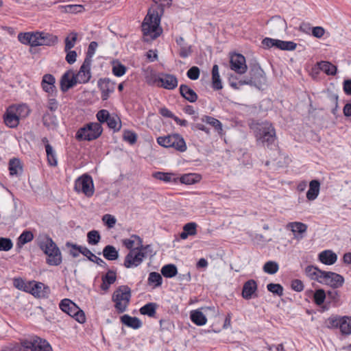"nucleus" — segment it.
<instances>
[{"mask_svg": "<svg viewBox=\"0 0 351 351\" xmlns=\"http://www.w3.org/2000/svg\"><path fill=\"white\" fill-rule=\"evenodd\" d=\"M254 136L258 145L272 149L276 145V130L269 122L257 123L253 128Z\"/></svg>", "mask_w": 351, "mask_h": 351, "instance_id": "obj_1", "label": "nucleus"}, {"mask_svg": "<svg viewBox=\"0 0 351 351\" xmlns=\"http://www.w3.org/2000/svg\"><path fill=\"white\" fill-rule=\"evenodd\" d=\"M160 16L156 10H149L142 23V31L145 40H154L162 33L160 27Z\"/></svg>", "mask_w": 351, "mask_h": 351, "instance_id": "obj_2", "label": "nucleus"}, {"mask_svg": "<svg viewBox=\"0 0 351 351\" xmlns=\"http://www.w3.org/2000/svg\"><path fill=\"white\" fill-rule=\"evenodd\" d=\"M30 112L27 105L25 104L9 106L3 114V121L10 128H16L22 119L26 118Z\"/></svg>", "mask_w": 351, "mask_h": 351, "instance_id": "obj_3", "label": "nucleus"}, {"mask_svg": "<svg viewBox=\"0 0 351 351\" xmlns=\"http://www.w3.org/2000/svg\"><path fill=\"white\" fill-rule=\"evenodd\" d=\"M40 248L47 256L46 262L49 265L58 266L62 263V254L55 242L48 236L43 237L39 243Z\"/></svg>", "mask_w": 351, "mask_h": 351, "instance_id": "obj_4", "label": "nucleus"}, {"mask_svg": "<svg viewBox=\"0 0 351 351\" xmlns=\"http://www.w3.org/2000/svg\"><path fill=\"white\" fill-rule=\"evenodd\" d=\"M131 297V289L128 285L119 286L114 291L112 300L114 302V308L119 313H122L127 310Z\"/></svg>", "mask_w": 351, "mask_h": 351, "instance_id": "obj_5", "label": "nucleus"}, {"mask_svg": "<svg viewBox=\"0 0 351 351\" xmlns=\"http://www.w3.org/2000/svg\"><path fill=\"white\" fill-rule=\"evenodd\" d=\"M103 132L100 123L90 122L78 129L75 134V138L78 141H91L98 138Z\"/></svg>", "mask_w": 351, "mask_h": 351, "instance_id": "obj_6", "label": "nucleus"}, {"mask_svg": "<svg viewBox=\"0 0 351 351\" xmlns=\"http://www.w3.org/2000/svg\"><path fill=\"white\" fill-rule=\"evenodd\" d=\"M326 325L330 329L340 330L342 335H351V317L331 315L326 320Z\"/></svg>", "mask_w": 351, "mask_h": 351, "instance_id": "obj_7", "label": "nucleus"}, {"mask_svg": "<svg viewBox=\"0 0 351 351\" xmlns=\"http://www.w3.org/2000/svg\"><path fill=\"white\" fill-rule=\"evenodd\" d=\"M157 143L164 147L173 148L175 150L184 152L187 147L184 138L178 134H169L157 138Z\"/></svg>", "mask_w": 351, "mask_h": 351, "instance_id": "obj_8", "label": "nucleus"}, {"mask_svg": "<svg viewBox=\"0 0 351 351\" xmlns=\"http://www.w3.org/2000/svg\"><path fill=\"white\" fill-rule=\"evenodd\" d=\"M74 190L77 193H83L88 197H92L95 192L92 177L87 173H84L78 177L75 180Z\"/></svg>", "mask_w": 351, "mask_h": 351, "instance_id": "obj_9", "label": "nucleus"}, {"mask_svg": "<svg viewBox=\"0 0 351 351\" xmlns=\"http://www.w3.org/2000/svg\"><path fill=\"white\" fill-rule=\"evenodd\" d=\"M59 306L63 312L73 317L79 323L82 324L85 322L86 317L84 311L71 300L63 299L61 300Z\"/></svg>", "mask_w": 351, "mask_h": 351, "instance_id": "obj_10", "label": "nucleus"}, {"mask_svg": "<svg viewBox=\"0 0 351 351\" xmlns=\"http://www.w3.org/2000/svg\"><path fill=\"white\" fill-rule=\"evenodd\" d=\"M22 346L32 351H53L50 343L37 336L21 340Z\"/></svg>", "mask_w": 351, "mask_h": 351, "instance_id": "obj_11", "label": "nucleus"}, {"mask_svg": "<svg viewBox=\"0 0 351 351\" xmlns=\"http://www.w3.org/2000/svg\"><path fill=\"white\" fill-rule=\"evenodd\" d=\"M156 76L154 80V83L158 87H162L167 90H173L178 86V79L173 75L160 73Z\"/></svg>", "mask_w": 351, "mask_h": 351, "instance_id": "obj_12", "label": "nucleus"}, {"mask_svg": "<svg viewBox=\"0 0 351 351\" xmlns=\"http://www.w3.org/2000/svg\"><path fill=\"white\" fill-rule=\"evenodd\" d=\"M345 279L343 276L335 272L324 271L321 284L336 289L341 287Z\"/></svg>", "mask_w": 351, "mask_h": 351, "instance_id": "obj_13", "label": "nucleus"}, {"mask_svg": "<svg viewBox=\"0 0 351 351\" xmlns=\"http://www.w3.org/2000/svg\"><path fill=\"white\" fill-rule=\"evenodd\" d=\"M97 86L101 91V97L104 101L107 100L115 89V82L108 77L99 79Z\"/></svg>", "mask_w": 351, "mask_h": 351, "instance_id": "obj_14", "label": "nucleus"}, {"mask_svg": "<svg viewBox=\"0 0 351 351\" xmlns=\"http://www.w3.org/2000/svg\"><path fill=\"white\" fill-rule=\"evenodd\" d=\"M144 255L137 250L129 252L124 259L123 265L126 268H133L139 266L143 261Z\"/></svg>", "mask_w": 351, "mask_h": 351, "instance_id": "obj_15", "label": "nucleus"}, {"mask_svg": "<svg viewBox=\"0 0 351 351\" xmlns=\"http://www.w3.org/2000/svg\"><path fill=\"white\" fill-rule=\"evenodd\" d=\"M230 69L239 74H243L247 71L245 58L242 54H232L230 56Z\"/></svg>", "mask_w": 351, "mask_h": 351, "instance_id": "obj_16", "label": "nucleus"}, {"mask_svg": "<svg viewBox=\"0 0 351 351\" xmlns=\"http://www.w3.org/2000/svg\"><path fill=\"white\" fill-rule=\"evenodd\" d=\"M29 291L31 294L38 298H46L49 293V288L42 282L35 281L29 282Z\"/></svg>", "mask_w": 351, "mask_h": 351, "instance_id": "obj_17", "label": "nucleus"}, {"mask_svg": "<svg viewBox=\"0 0 351 351\" xmlns=\"http://www.w3.org/2000/svg\"><path fill=\"white\" fill-rule=\"evenodd\" d=\"M250 78L254 82V86L260 88L266 81L265 74L259 66H254L249 71Z\"/></svg>", "mask_w": 351, "mask_h": 351, "instance_id": "obj_18", "label": "nucleus"}, {"mask_svg": "<svg viewBox=\"0 0 351 351\" xmlns=\"http://www.w3.org/2000/svg\"><path fill=\"white\" fill-rule=\"evenodd\" d=\"M56 79L51 74H45L43 76L41 86L43 90L51 96L57 94V88L55 86Z\"/></svg>", "mask_w": 351, "mask_h": 351, "instance_id": "obj_19", "label": "nucleus"}, {"mask_svg": "<svg viewBox=\"0 0 351 351\" xmlns=\"http://www.w3.org/2000/svg\"><path fill=\"white\" fill-rule=\"evenodd\" d=\"M91 63L92 62L84 60V62L81 65L79 71L77 74H75V78L79 84H85L90 80L91 77Z\"/></svg>", "mask_w": 351, "mask_h": 351, "instance_id": "obj_20", "label": "nucleus"}, {"mask_svg": "<svg viewBox=\"0 0 351 351\" xmlns=\"http://www.w3.org/2000/svg\"><path fill=\"white\" fill-rule=\"evenodd\" d=\"M77 83L75 73L71 70L67 71L61 77L60 89L63 93H65Z\"/></svg>", "mask_w": 351, "mask_h": 351, "instance_id": "obj_21", "label": "nucleus"}, {"mask_svg": "<svg viewBox=\"0 0 351 351\" xmlns=\"http://www.w3.org/2000/svg\"><path fill=\"white\" fill-rule=\"evenodd\" d=\"M257 283L254 280H249L246 281L242 289V297L245 300H250L256 296V291H257Z\"/></svg>", "mask_w": 351, "mask_h": 351, "instance_id": "obj_22", "label": "nucleus"}, {"mask_svg": "<svg viewBox=\"0 0 351 351\" xmlns=\"http://www.w3.org/2000/svg\"><path fill=\"white\" fill-rule=\"evenodd\" d=\"M143 240L142 239L136 235L132 234L128 239H124L122 240V243L130 251L133 250H137L142 247Z\"/></svg>", "mask_w": 351, "mask_h": 351, "instance_id": "obj_23", "label": "nucleus"}, {"mask_svg": "<svg viewBox=\"0 0 351 351\" xmlns=\"http://www.w3.org/2000/svg\"><path fill=\"white\" fill-rule=\"evenodd\" d=\"M152 177L165 183L178 182V177L174 173L155 171L152 173Z\"/></svg>", "mask_w": 351, "mask_h": 351, "instance_id": "obj_24", "label": "nucleus"}, {"mask_svg": "<svg viewBox=\"0 0 351 351\" xmlns=\"http://www.w3.org/2000/svg\"><path fill=\"white\" fill-rule=\"evenodd\" d=\"M324 271L319 269L313 265H308L304 270V273L311 280H315L321 284Z\"/></svg>", "mask_w": 351, "mask_h": 351, "instance_id": "obj_25", "label": "nucleus"}, {"mask_svg": "<svg viewBox=\"0 0 351 351\" xmlns=\"http://www.w3.org/2000/svg\"><path fill=\"white\" fill-rule=\"evenodd\" d=\"M318 258L323 264L331 265L336 263L337 256L332 251L327 250L320 252L318 255Z\"/></svg>", "mask_w": 351, "mask_h": 351, "instance_id": "obj_26", "label": "nucleus"}, {"mask_svg": "<svg viewBox=\"0 0 351 351\" xmlns=\"http://www.w3.org/2000/svg\"><path fill=\"white\" fill-rule=\"evenodd\" d=\"M8 169L11 176H19L23 173V167L21 161L16 158L10 160Z\"/></svg>", "mask_w": 351, "mask_h": 351, "instance_id": "obj_27", "label": "nucleus"}, {"mask_svg": "<svg viewBox=\"0 0 351 351\" xmlns=\"http://www.w3.org/2000/svg\"><path fill=\"white\" fill-rule=\"evenodd\" d=\"M179 89L182 97L189 102L193 103L197 100V95L189 86L186 84H181Z\"/></svg>", "mask_w": 351, "mask_h": 351, "instance_id": "obj_28", "label": "nucleus"}, {"mask_svg": "<svg viewBox=\"0 0 351 351\" xmlns=\"http://www.w3.org/2000/svg\"><path fill=\"white\" fill-rule=\"evenodd\" d=\"M102 283L100 286L101 289L107 291L110 285L114 284L117 280L116 272L112 270H108V272L101 278Z\"/></svg>", "mask_w": 351, "mask_h": 351, "instance_id": "obj_29", "label": "nucleus"}, {"mask_svg": "<svg viewBox=\"0 0 351 351\" xmlns=\"http://www.w3.org/2000/svg\"><path fill=\"white\" fill-rule=\"evenodd\" d=\"M320 183L317 180H313L309 183V189L306 193V198L313 201L315 200L319 193Z\"/></svg>", "mask_w": 351, "mask_h": 351, "instance_id": "obj_30", "label": "nucleus"}, {"mask_svg": "<svg viewBox=\"0 0 351 351\" xmlns=\"http://www.w3.org/2000/svg\"><path fill=\"white\" fill-rule=\"evenodd\" d=\"M121 322L128 327L133 329H138L141 327V320L136 317H131L129 315H123L121 317Z\"/></svg>", "mask_w": 351, "mask_h": 351, "instance_id": "obj_31", "label": "nucleus"}, {"mask_svg": "<svg viewBox=\"0 0 351 351\" xmlns=\"http://www.w3.org/2000/svg\"><path fill=\"white\" fill-rule=\"evenodd\" d=\"M202 179V176L198 173H185L178 177V182L184 184H193L199 182Z\"/></svg>", "mask_w": 351, "mask_h": 351, "instance_id": "obj_32", "label": "nucleus"}, {"mask_svg": "<svg viewBox=\"0 0 351 351\" xmlns=\"http://www.w3.org/2000/svg\"><path fill=\"white\" fill-rule=\"evenodd\" d=\"M190 319L197 326H204L207 322L206 317L199 309L193 310L191 312Z\"/></svg>", "mask_w": 351, "mask_h": 351, "instance_id": "obj_33", "label": "nucleus"}, {"mask_svg": "<svg viewBox=\"0 0 351 351\" xmlns=\"http://www.w3.org/2000/svg\"><path fill=\"white\" fill-rule=\"evenodd\" d=\"M40 46H54L58 43V37L52 34L41 32Z\"/></svg>", "mask_w": 351, "mask_h": 351, "instance_id": "obj_34", "label": "nucleus"}, {"mask_svg": "<svg viewBox=\"0 0 351 351\" xmlns=\"http://www.w3.org/2000/svg\"><path fill=\"white\" fill-rule=\"evenodd\" d=\"M318 68L328 75H335L337 73L336 66L328 61H321L317 63Z\"/></svg>", "mask_w": 351, "mask_h": 351, "instance_id": "obj_35", "label": "nucleus"}, {"mask_svg": "<svg viewBox=\"0 0 351 351\" xmlns=\"http://www.w3.org/2000/svg\"><path fill=\"white\" fill-rule=\"evenodd\" d=\"M158 304L154 302H149L143 306L139 311L141 315H147L150 317H155Z\"/></svg>", "mask_w": 351, "mask_h": 351, "instance_id": "obj_36", "label": "nucleus"}, {"mask_svg": "<svg viewBox=\"0 0 351 351\" xmlns=\"http://www.w3.org/2000/svg\"><path fill=\"white\" fill-rule=\"evenodd\" d=\"M212 85L215 90H220L223 88L220 79L218 65L215 64L212 69Z\"/></svg>", "mask_w": 351, "mask_h": 351, "instance_id": "obj_37", "label": "nucleus"}, {"mask_svg": "<svg viewBox=\"0 0 351 351\" xmlns=\"http://www.w3.org/2000/svg\"><path fill=\"white\" fill-rule=\"evenodd\" d=\"M102 253L104 258L108 261H114L119 257V252L113 245H108L104 247Z\"/></svg>", "mask_w": 351, "mask_h": 351, "instance_id": "obj_38", "label": "nucleus"}, {"mask_svg": "<svg viewBox=\"0 0 351 351\" xmlns=\"http://www.w3.org/2000/svg\"><path fill=\"white\" fill-rule=\"evenodd\" d=\"M45 151L47 153V162L51 167H56L58 165V160L56 152L53 150L50 144L45 145Z\"/></svg>", "mask_w": 351, "mask_h": 351, "instance_id": "obj_39", "label": "nucleus"}, {"mask_svg": "<svg viewBox=\"0 0 351 351\" xmlns=\"http://www.w3.org/2000/svg\"><path fill=\"white\" fill-rule=\"evenodd\" d=\"M78 34L75 32H70L64 39V51H69L75 45Z\"/></svg>", "mask_w": 351, "mask_h": 351, "instance_id": "obj_40", "label": "nucleus"}, {"mask_svg": "<svg viewBox=\"0 0 351 351\" xmlns=\"http://www.w3.org/2000/svg\"><path fill=\"white\" fill-rule=\"evenodd\" d=\"M288 228H291V230L294 234L296 233L302 234L307 230V225L302 222H290L287 225Z\"/></svg>", "mask_w": 351, "mask_h": 351, "instance_id": "obj_41", "label": "nucleus"}, {"mask_svg": "<svg viewBox=\"0 0 351 351\" xmlns=\"http://www.w3.org/2000/svg\"><path fill=\"white\" fill-rule=\"evenodd\" d=\"M66 246L68 248H70L69 254L73 258H76V257L79 256L80 254H83L84 249H85V247H86L85 246L79 245L75 243H73L71 242H66Z\"/></svg>", "mask_w": 351, "mask_h": 351, "instance_id": "obj_42", "label": "nucleus"}, {"mask_svg": "<svg viewBox=\"0 0 351 351\" xmlns=\"http://www.w3.org/2000/svg\"><path fill=\"white\" fill-rule=\"evenodd\" d=\"M108 127L114 132H118L121 128L120 119L114 114H112L106 123Z\"/></svg>", "mask_w": 351, "mask_h": 351, "instance_id": "obj_43", "label": "nucleus"}, {"mask_svg": "<svg viewBox=\"0 0 351 351\" xmlns=\"http://www.w3.org/2000/svg\"><path fill=\"white\" fill-rule=\"evenodd\" d=\"M177 267L173 264L165 265L161 269V274L165 278H173L177 274Z\"/></svg>", "mask_w": 351, "mask_h": 351, "instance_id": "obj_44", "label": "nucleus"}, {"mask_svg": "<svg viewBox=\"0 0 351 351\" xmlns=\"http://www.w3.org/2000/svg\"><path fill=\"white\" fill-rule=\"evenodd\" d=\"M127 71V68L125 65L121 64L119 61H114L112 62V72L116 77H121Z\"/></svg>", "mask_w": 351, "mask_h": 351, "instance_id": "obj_45", "label": "nucleus"}, {"mask_svg": "<svg viewBox=\"0 0 351 351\" xmlns=\"http://www.w3.org/2000/svg\"><path fill=\"white\" fill-rule=\"evenodd\" d=\"M83 255L86 256L90 261L97 263L100 266H106V263L99 257L95 256L89 249L86 247L84 249Z\"/></svg>", "mask_w": 351, "mask_h": 351, "instance_id": "obj_46", "label": "nucleus"}, {"mask_svg": "<svg viewBox=\"0 0 351 351\" xmlns=\"http://www.w3.org/2000/svg\"><path fill=\"white\" fill-rule=\"evenodd\" d=\"M147 281L149 285H154V287H158L162 285V278L159 273L152 271L149 274Z\"/></svg>", "mask_w": 351, "mask_h": 351, "instance_id": "obj_47", "label": "nucleus"}, {"mask_svg": "<svg viewBox=\"0 0 351 351\" xmlns=\"http://www.w3.org/2000/svg\"><path fill=\"white\" fill-rule=\"evenodd\" d=\"M263 269L268 274H275L279 269V265L276 261H269L265 263Z\"/></svg>", "mask_w": 351, "mask_h": 351, "instance_id": "obj_48", "label": "nucleus"}, {"mask_svg": "<svg viewBox=\"0 0 351 351\" xmlns=\"http://www.w3.org/2000/svg\"><path fill=\"white\" fill-rule=\"evenodd\" d=\"M202 122H206V123L210 125L217 131L222 130L221 123L214 117L205 115L202 117Z\"/></svg>", "mask_w": 351, "mask_h": 351, "instance_id": "obj_49", "label": "nucleus"}, {"mask_svg": "<svg viewBox=\"0 0 351 351\" xmlns=\"http://www.w3.org/2000/svg\"><path fill=\"white\" fill-rule=\"evenodd\" d=\"M326 298V293L322 289L315 290L313 294V300L316 305L321 306Z\"/></svg>", "mask_w": 351, "mask_h": 351, "instance_id": "obj_50", "label": "nucleus"}, {"mask_svg": "<svg viewBox=\"0 0 351 351\" xmlns=\"http://www.w3.org/2000/svg\"><path fill=\"white\" fill-rule=\"evenodd\" d=\"M34 235L30 231H23L18 238L17 245L19 246L23 245L25 243L30 242L33 240Z\"/></svg>", "mask_w": 351, "mask_h": 351, "instance_id": "obj_51", "label": "nucleus"}, {"mask_svg": "<svg viewBox=\"0 0 351 351\" xmlns=\"http://www.w3.org/2000/svg\"><path fill=\"white\" fill-rule=\"evenodd\" d=\"M326 297L329 300V303H332L334 306L339 304L340 295L337 291L330 290L326 292Z\"/></svg>", "mask_w": 351, "mask_h": 351, "instance_id": "obj_52", "label": "nucleus"}, {"mask_svg": "<svg viewBox=\"0 0 351 351\" xmlns=\"http://www.w3.org/2000/svg\"><path fill=\"white\" fill-rule=\"evenodd\" d=\"M64 12L68 13H79L84 10V6L82 5H66L60 7Z\"/></svg>", "mask_w": 351, "mask_h": 351, "instance_id": "obj_53", "label": "nucleus"}, {"mask_svg": "<svg viewBox=\"0 0 351 351\" xmlns=\"http://www.w3.org/2000/svg\"><path fill=\"white\" fill-rule=\"evenodd\" d=\"M101 239V236L97 230H91L87 234V241L90 245H97Z\"/></svg>", "mask_w": 351, "mask_h": 351, "instance_id": "obj_54", "label": "nucleus"}, {"mask_svg": "<svg viewBox=\"0 0 351 351\" xmlns=\"http://www.w3.org/2000/svg\"><path fill=\"white\" fill-rule=\"evenodd\" d=\"M267 289L269 292L278 296L283 295L284 289L280 284L269 283L267 285Z\"/></svg>", "mask_w": 351, "mask_h": 351, "instance_id": "obj_55", "label": "nucleus"}, {"mask_svg": "<svg viewBox=\"0 0 351 351\" xmlns=\"http://www.w3.org/2000/svg\"><path fill=\"white\" fill-rule=\"evenodd\" d=\"M123 139L130 145H134L137 141V135L133 131L125 130L123 134Z\"/></svg>", "mask_w": 351, "mask_h": 351, "instance_id": "obj_56", "label": "nucleus"}, {"mask_svg": "<svg viewBox=\"0 0 351 351\" xmlns=\"http://www.w3.org/2000/svg\"><path fill=\"white\" fill-rule=\"evenodd\" d=\"M111 115L107 110L102 109L99 110L96 114L97 119L99 121L98 123H100V125L104 123H106Z\"/></svg>", "mask_w": 351, "mask_h": 351, "instance_id": "obj_57", "label": "nucleus"}, {"mask_svg": "<svg viewBox=\"0 0 351 351\" xmlns=\"http://www.w3.org/2000/svg\"><path fill=\"white\" fill-rule=\"evenodd\" d=\"M97 46L98 44L95 41H92L90 43L84 60L92 62V58L95 53Z\"/></svg>", "mask_w": 351, "mask_h": 351, "instance_id": "obj_58", "label": "nucleus"}, {"mask_svg": "<svg viewBox=\"0 0 351 351\" xmlns=\"http://www.w3.org/2000/svg\"><path fill=\"white\" fill-rule=\"evenodd\" d=\"M13 247L12 241L9 238L0 237V251L8 252Z\"/></svg>", "mask_w": 351, "mask_h": 351, "instance_id": "obj_59", "label": "nucleus"}, {"mask_svg": "<svg viewBox=\"0 0 351 351\" xmlns=\"http://www.w3.org/2000/svg\"><path fill=\"white\" fill-rule=\"evenodd\" d=\"M13 284H14V286L19 290H22V291H24L26 292H28V291H29V283L27 284L21 278H14L13 280Z\"/></svg>", "mask_w": 351, "mask_h": 351, "instance_id": "obj_60", "label": "nucleus"}, {"mask_svg": "<svg viewBox=\"0 0 351 351\" xmlns=\"http://www.w3.org/2000/svg\"><path fill=\"white\" fill-rule=\"evenodd\" d=\"M197 223L195 222H189L183 226V230L189 234V236H194L197 234Z\"/></svg>", "mask_w": 351, "mask_h": 351, "instance_id": "obj_61", "label": "nucleus"}, {"mask_svg": "<svg viewBox=\"0 0 351 351\" xmlns=\"http://www.w3.org/2000/svg\"><path fill=\"white\" fill-rule=\"evenodd\" d=\"M32 38L30 40V46L38 47L40 46V37L41 32H31Z\"/></svg>", "mask_w": 351, "mask_h": 351, "instance_id": "obj_62", "label": "nucleus"}, {"mask_svg": "<svg viewBox=\"0 0 351 351\" xmlns=\"http://www.w3.org/2000/svg\"><path fill=\"white\" fill-rule=\"evenodd\" d=\"M199 69L197 66H194L188 70L186 75L190 80H196L199 77Z\"/></svg>", "mask_w": 351, "mask_h": 351, "instance_id": "obj_63", "label": "nucleus"}, {"mask_svg": "<svg viewBox=\"0 0 351 351\" xmlns=\"http://www.w3.org/2000/svg\"><path fill=\"white\" fill-rule=\"evenodd\" d=\"M56 121V116L49 113H45L43 117V124L45 126L49 127L51 125L55 124Z\"/></svg>", "mask_w": 351, "mask_h": 351, "instance_id": "obj_64", "label": "nucleus"}]
</instances>
